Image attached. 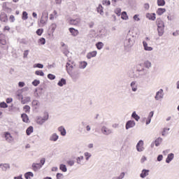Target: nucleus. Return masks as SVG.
<instances>
[{"label":"nucleus","mask_w":179,"mask_h":179,"mask_svg":"<svg viewBox=\"0 0 179 179\" xmlns=\"http://www.w3.org/2000/svg\"><path fill=\"white\" fill-rule=\"evenodd\" d=\"M0 169L2 171H8L10 169V164H0Z\"/></svg>","instance_id":"nucleus-17"},{"label":"nucleus","mask_w":179,"mask_h":179,"mask_svg":"<svg viewBox=\"0 0 179 179\" xmlns=\"http://www.w3.org/2000/svg\"><path fill=\"white\" fill-rule=\"evenodd\" d=\"M164 97V92L163 89H160L158 92H156L155 99L157 101L162 100Z\"/></svg>","instance_id":"nucleus-9"},{"label":"nucleus","mask_w":179,"mask_h":179,"mask_svg":"<svg viewBox=\"0 0 179 179\" xmlns=\"http://www.w3.org/2000/svg\"><path fill=\"white\" fill-rule=\"evenodd\" d=\"M116 179H123L125 177V173L122 172L119 176H115Z\"/></svg>","instance_id":"nucleus-56"},{"label":"nucleus","mask_w":179,"mask_h":179,"mask_svg":"<svg viewBox=\"0 0 179 179\" xmlns=\"http://www.w3.org/2000/svg\"><path fill=\"white\" fill-rule=\"evenodd\" d=\"M23 110L24 111V113H30V107L29 106V105H26L23 107Z\"/></svg>","instance_id":"nucleus-49"},{"label":"nucleus","mask_w":179,"mask_h":179,"mask_svg":"<svg viewBox=\"0 0 179 179\" xmlns=\"http://www.w3.org/2000/svg\"><path fill=\"white\" fill-rule=\"evenodd\" d=\"M103 9H104V8H103V6H101V4H99V6L96 8V10H97L98 13H100V15H101V16H103V15H104Z\"/></svg>","instance_id":"nucleus-29"},{"label":"nucleus","mask_w":179,"mask_h":179,"mask_svg":"<svg viewBox=\"0 0 179 179\" xmlns=\"http://www.w3.org/2000/svg\"><path fill=\"white\" fill-rule=\"evenodd\" d=\"M32 85H33V86H35V87L39 85H40V80H34L32 82Z\"/></svg>","instance_id":"nucleus-57"},{"label":"nucleus","mask_w":179,"mask_h":179,"mask_svg":"<svg viewBox=\"0 0 179 179\" xmlns=\"http://www.w3.org/2000/svg\"><path fill=\"white\" fill-rule=\"evenodd\" d=\"M169 131H170V128H164L162 133V136H166V135H169Z\"/></svg>","instance_id":"nucleus-42"},{"label":"nucleus","mask_w":179,"mask_h":179,"mask_svg":"<svg viewBox=\"0 0 179 179\" xmlns=\"http://www.w3.org/2000/svg\"><path fill=\"white\" fill-rule=\"evenodd\" d=\"M66 68L67 73H70L71 72H72V71H73V69H75V68H76V66L73 62H69L66 64Z\"/></svg>","instance_id":"nucleus-7"},{"label":"nucleus","mask_w":179,"mask_h":179,"mask_svg":"<svg viewBox=\"0 0 179 179\" xmlns=\"http://www.w3.org/2000/svg\"><path fill=\"white\" fill-rule=\"evenodd\" d=\"M84 156L85 157V160L89 161V159H90V157H92V154H90V152H85L84 153Z\"/></svg>","instance_id":"nucleus-46"},{"label":"nucleus","mask_w":179,"mask_h":179,"mask_svg":"<svg viewBox=\"0 0 179 179\" xmlns=\"http://www.w3.org/2000/svg\"><path fill=\"white\" fill-rule=\"evenodd\" d=\"M86 66H87V62H81L80 63V69H85V68H86Z\"/></svg>","instance_id":"nucleus-44"},{"label":"nucleus","mask_w":179,"mask_h":179,"mask_svg":"<svg viewBox=\"0 0 179 179\" xmlns=\"http://www.w3.org/2000/svg\"><path fill=\"white\" fill-rule=\"evenodd\" d=\"M121 19H122V20H128V19H129L128 14H127V13L125 11H123L122 13Z\"/></svg>","instance_id":"nucleus-40"},{"label":"nucleus","mask_w":179,"mask_h":179,"mask_svg":"<svg viewBox=\"0 0 179 179\" xmlns=\"http://www.w3.org/2000/svg\"><path fill=\"white\" fill-rule=\"evenodd\" d=\"M38 164L43 167L45 164V158H42Z\"/></svg>","instance_id":"nucleus-60"},{"label":"nucleus","mask_w":179,"mask_h":179,"mask_svg":"<svg viewBox=\"0 0 179 179\" xmlns=\"http://www.w3.org/2000/svg\"><path fill=\"white\" fill-rule=\"evenodd\" d=\"M96 47L97 50H101L104 47V43L103 42H98L96 43Z\"/></svg>","instance_id":"nucleus-41"},{"label":"nucleus","mask_w":179,"mask_h":179,"mask_svg":"<svg viewBox=\"0 0 179 179\" xmlns=\"http://www.w3.org/2000/svg\"><path fill=\"white\" fill-rule=\"evenodd\" d=\"M47 20H48V13H47V11H43L40 20L41 24H42V26H45V24H47Z\"/></svg>","instance_id":"nucleus-5"},{"label":"nucleus","mask_w":179,"mask_h":179,"mask_svg":"<svg viewBox=\"0 0 179 179\" xmlns=\"http://www.w3.org/2000/svg\"><path fill=\"white\" fill-rule=\"evenodd\" d=\"M56 178L57 179H62V178H64V174L59 173H57Z\"/></svg>","instance_id":"nucleus-59"},{"label":"nucleus","mask_w":179,"mask_h":179,"mask_svg":"<svg viewBox=\"0 0 179 179\" xmlns=\"http://www.w3.org/2000/svg\"><path fill=\"white\" fill-rule=\"evenodd\" d=\"M174 159V154L170 153L166 159V163H170Z\"/></svg>","instance_id":"nucleus-30"},{"label":"nucleus","mask_w":179,"mask_h":179,"mask_svg":"<svg viewBox=\"0 0 179 179\" xmlns=\"http://www.w3.org/2000/svg\"><path fill=\"white\" fill-rule=\"evenodd\" d=\"M133 19L136 22H139V20H141V19L139 18V15H134Z\"/></svg>","instance_id":"nucleus-62"},{"label":"nucleus","mask_w":179,"mask_h":179,"mask_svg":"<svg viewBox=\"0 0 179 179\" xmlns=\"http://www.w3.org/2000/svg\"><path fill=\"white\" fill-rule=\"evenodd\" d=\"M165 12H166V8H159L156 11V13L159 16H162V15H163V13H165Z\"/></svg>","instance_id":"nucleus-32"},{"label":"nucleus","mask_w":179,"mask_h":179,"mask_svg":"<svg viewBox=\"0 0 179 179\" xmlns=\"http://www.w3.org/2000/svg\"><path fill=\"white\" fill-rule=\"evenodd\" d=\"M0 44L2 45H6V40L5 39V35L3 34H0Z\"/></svg>","instance_id":"nucleus-27"},{"label":"nucleus","mask_w":179,"mask_h":179,"mask_svg":"<svg viewBox=\"0 0 179 179\" xmlns=\"http://www.w3.org/2000/svg\"><path fill=\"white\" fill-rule=\"evenodd\" d=\"M34 68H39L40 69H43L44 68V65L40 63L34 64Z\"/></svg>","instance_id":"nucleus-48"},{"label":"nucleus","mask_w":179,"mask_h":179,"mask_svg":"<svg viewBox=\"0 0 179 179\" xmlns=\"http://www.w3.org/2000/svg\"><path fill=\"white\" fill-rule=\"evenodd\" d=\"M0 108H8V105L5 102L0 103Z\"/></svg>","instance_id":"nucleus-53"},{"label":"nucleus","mask_w":179,"mask_h":179,"mask_svg":"<svg viewBox=\"0 0 179 179\" xmlns=\"http://www.w3.org/2000/svg\"><path fill=\"white\" fill-rule=\"evenodd\" d=\"M130 87L131 88L132 92H137L138 83H136V81H132L130 84Z\"/></svg>","instance_id":"nucleus-20"},{"label":"nucleus","mask_w":179,"mask_h":179,"mask_svg":"<svg viewBox=\"0 0 179 179\" xmlns=\"http://www.w3.org/2000/svg\"><path fill=\"white\" fill-rule=\"evenodd\" d=\"M76 160L77 164H78L79 166H83L85 164H83V160H85V157L82 155L80 157H77Z\"/></svg>","instance_id":"nucleus-18"},{"label":"nucleus","mask_w":179,"mask_h":179,"mask_svg":"<svg viewBox=\"0 0 179 179\" xmlns=\"http://www.w3.org/2000/svg\"><path fill=\"white\" fill-rule=\"evenodd\" d=\"M136 150L138 152H143V150H145V148H143V141L140 140L137 145H136Z\"/></svg>","instance_id":"nucleus-14"},{"label":"nucleus","mask_w":179,"mask_h":179,"mask_svg":"<svg viewBox=\"0 0 179 179\" xmlns=\"http://www.w3.org/2000/svg\"><path fill=\"white\" fill-rule=\"evenodd\" d=\"M69 75L73 79V80H78L79 79V70H76L69 73Z\"/></svg>","instance_id":"nucleus-10"},{"label":"nucleus","mask_w":179,"mask_h":179,"mask_svg":"<svg viewBox=\"0 0 179 179\" xmlns=\"http://www.w3.org/2000/svg\"><path fill=\"white\" fill-rule=\"evenodd\" d=\"M43 167L40 164L38 163H33L32 164V169L34 171H38L40 169Z\"/></svg>","instance_id":"nucleus-22"},{"label":"nucleus","mask_w":179,"mask_h":179,"mask_svg":"<svg viewBox=\"0 0 179 179\" xmlns=\"http://www.w3.org/2000/svg\"><path fill=\"white\" fill-rule=\"evenodd\" d=\"M38 43H39V44H41L42 45H44V44H45V38H41Z\"/></svg>","instance_id":"nucleus-55"},{"label":"nucleus","mask_w":179,"mask_h":179,"mask_svg":"<svg viewBox=\"0 0 179 179\" xmlns=\"http://www.w3.org/2000/svg\"><path fill=\"white\" fill-rule=\"evenodd\" d=\"M163 142V138L159 137L155 141V146H160V144Z\"/></svg>","instance_id":"nucleus-36"},{"label":"nucleus","mask_w":179,"mask_h":179,"mask_svg":"<svg viewBox=\"0 0 179 179\" xmlns=\"http://www.w3.org/2000/svg\"><path fill=\"white\" fill-rule=\"evenodd\" d=\"M102 3L103 5H106L107 6H109V5H111V1H110V0H103Z\"/></svg>","instance_id":"nucleus-52"},{"label":"nucleus","mask_w":179,"mask_h":179,"mask_svg":"<svg viewBox=\"0 0 179 179\" xmlns=\"http://www.w3.org/2000/svg\"><path fill=\"white\" fill-rule=\"evenodd\" d=\"M136 125V123H135V120H128L126 123L125 128L126 129H129L131 128H134Z\"/></svg>","instance_id":"nucleus-12"},{"label":"nucleus","mask_w":179,"mask_h":179,"mask_svg":"<svg viewBox=\"0 0 179 179\" xmlns=\"http://www.w3.org/2000/svg\"><path fill=\"white\" fill-rule=\"evenodd\" d=\"M22 20H27V19H29V16L27 14V12L26 11H23L22 12Z\"/></svg>","instance_id":"nucleus-45"},{"label":"nucleus","mask_w":179,"mask_h":179,"mask_svg":"<svg viewBox=\"0 0 179 179\" xmlns=\"http://www.w3.org/2000/svg\"><path fill=\"white\" fill-rule=\"evenodd\" d=\"M59 169L63 171V173H66V171H68V169H66V165L64 164H61L59 165Z\"/></svg>","instance_id":"nucleus-37"},{"label":"nucleus","mask_w":179,"mask_h":179,"mask_svg":"<svg viewBox=\"0 0 179 179\" xmlns=\"http://www.w3.org/2000/svg\"><path fill=\"white\" fill-rule=\"evenodd\" d=\"M148 74V70L143 68L141 69H138L136 74L134 75V78L136 79H141V76H145V75Z\"/></svg>","instance_id":"nucleus-3"},{"label":"nucleus","mask_w":179,"mask_h":179,"mask_svg":"<svg viewBox=\"0 0 179 179\" xmlns=\"http://www.w3.org/2000/svg\"><path fill=\"white\" fill-rule=\"evenodd\" d=\"M0 20L1 22L6 23V22H8V15L6 13H1L0 15Z\"/></svg>","instance_id":"nucleus-25"},{"label":"nucleus","mask_w":179,"mask_h":179,"mask_svg":"<svg viewBox=\"0 0 179 179\" xmlns=\"http://www.w3.org/2000/svg\"><path fill=\"white\" fill-rule=\"evenodd\" d=\"M62 51L63 54H64V55L66 56H67L68 54H69V51H68V47L64 48V49Z\"/></svg>","instance_id":"nucleus-61"},{"label":"nucleus","mask_w":179,"mask_h":179,"mask_svg":"<svg viewBox=\"0 0 179 179\" xmlns=\"http://www.w3.org/2000/svg\"><path fill=\"white\" fill-rule=\"evenodd\" d=\"M79 23H80V18L70 20V24H74L75 26H76V24H79Z\"/></svg>","instance_id":"nucleus-26"},{"label":"nucleus","mask_w":179,"mask_h":179,"mask_svg":"<svg viewBox=\"0 0 179 179\" xmlns=\"http://www.w3.org/2000/svg\"><path fill=\"white\" fill-rule=\"evenodd\" d=\"M145 17L148 19V20H152V22H155V20H156V13H148L145 14Z\"/></svg>","instance_id":"nucleus-13"},{"label":"nucleus","mask_w":179,"mask_h":179,"mask_svg":"<svg viewBox=\"0 0 179 179\" xmlns=\"http://www.w3.org/2000/svg\"><path fill=\"white\" fill-rule=\"evenodd\" d=\"M97 55V51L94 50L92 52H90L87 54V59H91V58H94Z\"/></svg>","instance_id":"nucleus-23"},{"label":"nucleus","mask_w":179,"mask_h":179,"mask_svg":"<svg viewBox=\"0 0 179 179\" xmlns=\"http://www.w3.org/2000/svg\"><path fill=\"white\" fill-rule=\"evenodd\" d=\"M156 24L157 26L158 36L162 37L164 34V22L162 20V18H157Z\"/></svg>","instance_id":"nucleus-1"},{"label":"nucleus","mask_w":179,"mask_h":179,"mask_svg":"<svg viewBox=\"0 0 179 179\" xmlns=\"http://www.w3.org/2000/svg\"><path fill=\"white\" fill-rule=\"evenodd\" d=\"M67 164L69 166H70V167H72V166H74V164H75V161H73V160H69V161H67Z\"/></svg>","instance_id":"nucleus-58"},{"label":"nucleus","mask_w":179,"mask_h":179,"mask_svg":"<svg viewBox=\"0 0 179 179\" xmlns=\"http://www.w3.org/2000/svg\"><path fill=\"white\" fill-rule=\"evenodd\" d=\"M121 8H117L115 10V13L117 14V16H121L122 13H121Z\"/></svg>","instance_id":"nucleus-50"},{"label":"nucleus","mask_w":179,"mask_h":179,"mask_svg":"<svg viewBox=\"0 0 179 179\" xmlns=\"http://www.w3.org/2000/svg\"><path fill=\"white\" fill-rule=\"evenodd\" d=\"M124 44L126 48H131V47L135 44V40L134 39V37H127L124 40Z\"/></svg>","instance_id":"nucleus-2"},{"label":"nucleus","mask_w":179,"mask_h":179,"mask_svg":"<svg viewBox=\"0 0 179 179\" xmlns=\"http://www.w3.org/2000/svg\"><path fill=\"white\" fill-rule=\"evenodd\" d=\"M70 33L71 34V36L73 37H76V36H78L79 31L78 29H76L75 28H69V29Z\"/></svg>","instance_id":"nucleus-21"},{"label":"nucleus","mask_w":179,"mask_h":179,"mask_svg":"<svg viewBox=\"0 0 179 179\" xmlns=\"http://www.w3.org/2000/svg\"><path fill=\"white\" fill-rule=\"evenodd\" d=\"M149 173H150L149 169H143L141 171V174H140L141 178H146V177L149 176Z\"/></svg>","instance_id":"nucleus-16"},{"label":"nucleus","mask_w":179,"mask_h":179,"mask_svg":"<svg viewBox=\"0 0 179 179\" xmlns=\"http://www.w3.org/2000/svg\"><path fill=\"white\" fill-rule=\"evenodd\" d=\"M31 100V98L30 96H27L24 99H22V101H21L22 104H27V103H30Z\"/></svg>","instance_id":"nucleus-34"},{"label":"nucleus","mask_w":179,"mask_h":179,"mask_svg":"<svg viewBox=\"0 0 179 179\" xmlns=\"http://www.w3.org/2000/svg\"><path fill=\"white\" fill-rule=\"evenodd\" d=\"M58 86H60V87H62L64 85H66V80L64 78H62L57 83Z\"/></svg>","instance_id":"nucleus-38"},{"label":"nucleus","mask_w":179,"mask_h":179,"mask_svg":"<svg viewBox=\"0 0 179 179\" xmlns=\"http://www.w3.org/2000/svg\"><path fill=\"white\" fill-rule=\"evenodd\" d=\"M32 104H33L34 106H38V104H40V102H38V101H37V100H34V101H32Z\"/></svg>","instance_id":"nucleus-64"},{"label":"nucleus","mask_w":179,"mask_h":179,"mask_svg":"<svg viewBox=\"0 0 179 179\" xmlns=\"http://www.w3.org/2000/svg\"><path fill=\"white\" fill-rule=\"evenodd\" d=\"M108 36V31L106 29H102L99 31V37L100 38H106Z\"/></svg>","instance_id":"nucleus-11"},{"label":"nucleus","mask_w":179,"mask_h":179,"mask_svg":"<svg viewBox=\"0 0 179 179\" xmlns=\"http://www.w3.org/2000/svg\"><path fill=\"white\" fill-rule=\"evenodd\" d=\"M35 75H37L38 76H44V72H43L41 70L36 71Z\"/></svg>","instance_id":"nucleus-47"},{"label":"nucleus","mask_w":179,"mask_h":179,"mask_svg":"<svg viewBox=\"0 0 179 179\" xmlns=\"http://www.w3.org/2000/svg\"><path fill=\"white\" fill-rule=\"evenodd\" d=\"M48 78L50 79V80H54V79H55V75L49 73L48 75Z\"/></svg>","instance_id":"nucleus-54"},{"label":"nucleus","mask_w":179,"mask_h":179,"mask_svg":"<svg viewBox=\"0 0 179 179\" xmlns=\"http://www.w3.org/2000/svg\"><path fill=\"white\" fill-rule=\"evenodd\" d=\"M59 139V136L57 133H53L49 138V141L51 142H57Z\"/></svg>","instance_id":"nucleus-15"},{"label":"nucleus","mask_w":179,"mask_h":179,"mask_svg":"<svg viewBox=\"0 0 179 179\" xmlns=\"http://www.w3.org/2000/svg\"><path fill=\"white\" fill-rule=\"evenodd\" d=\"M143 65L146 69H150V68H152V62H150L149 60H145Z\"/></svg>","instance_id":"nucleus-28"},{"label":"nucleus","mask_w":179,"mask_h":179,"mask_svg":"<svg viewBox=\"0 0 179 179\" xmlns=\"http://www.w3.org/2000/svg\"><path fill=\"white\" fill-rule=\"evenodd\" d=\"M4 138L6 141V142H8V143H12V142H13V141H15V138H13L12 134H10L9 133V131H6L4 133Z\"/></svg>","instance_id":"nucleus-8"},{"label":"nucleus","mask_w":179,"mask_h":179,"mask_svg":"<svg viewBox=\"0 0 179 179\" xmlns=\"http://www.w3.org/2000/svg\"><path fill=\"white\" fill-rule=\"evenodd\" d=\"M33 177H34V174L33 173V172H27L24 173V178L26 179H31L33 178Z\"/></svg>","instance_id":"nucleus-31"},{"label":"nucleus","mask_w":179,"mask_h":179,"mask_svg":"<svg viewBox=\"0 0 179 179\" xmlns=\"http://www.w3.org/2000/svg\"><path fill=\"white\" fill-rule=\"evenodd\" d=\"M131 117L134 118V120H135L136 121H139V120H141V117H139V115H138V114H136V111H134L132 113Z\"/></svg>","instance_id":"nucleus-35"},{"label":"nucleus","mask_w":179,"mask_h":179,"mask_svg":"<svg viewBox=\"0 0 179 179\" xmlns=\"http://www.w3.org/2000/svg\"><path fill=\"white\" fill-rule=\"evenodd\" d=\"M33 126H30L29 127L27 130H26V134L28 136H29V135H31L32 132H33Z\"/></svg>","instance_id":"nucleus-39"},{"label":"nucleus","mask_w":179,"mask_h":179,"mask_svg":"<svg viewBox=\"0 0 179 179\" xmlns=\"http://www.w3.org/2000/svg\"><path fill=\"white\" fill-rule=\"evenodd\" d=\"M27 55H29V50H24L23 55L24 58H27Z\"/></svg>","instance_id":"nucleus-63"},{"label":"nucleus","mask_w":179,"mask_h":179,"mask_svg":"<svg viewBox=\"0 0 179 179\" xmlns=\"http://www.w3.org/2000/svg\"><path fill=\"white\" fill-rule=\"evenodd\" d=\"M48 120V115H46L44 117L38 116L36 117V124L38 125H43L45 121Z\"/></svg>","instance_id":"nucleus-6"},{"label":"nucleus","mask_w":179,"mask_h":179,"mask_svg":"<svg viewBox=\"0 0 179 179\" xmlns=\"http://www.w3.org/2000/svg\"><path fill=\"white\" fill-rule=\"evenodd\" d=\"M143 45L145 51H153V48L148 46V43L146 41H143Z\"/></svg>","instance_id":"nucleus-24"},{"label":"nucleus","mask_w":179,"mask_h":179,"mask_svg":"<svg viewBox=\"0 0 179 179\" xmlns=\"http://www.w3.org/2000/svg\"><path fill=\"white\" fill-rule=\"evenodd\" d=\"M57 131L60 132V135L62 136H65L66 135V129L63 126H60L58 127Z\"/></svg>","instance_id":"nucleus-19"},{"label":"nucleus","mask_w":179,"mask_h":179,"mask_svg":"<svg viewBox=\"0 0 179 179\" xmlns=\"http://www.w3.org/2000/svg\"><path fill=\"white\" fill-rule=\"evenodd\" d=\"M43 33H44V29H38L36 30V34L38 36H41V34H43Z\"/></svg>","instance_id":"nucleus-51"},{"label":"nucleus","mask_w":179,"mask_h":179,"mask_svg":"<svg viewBox=\"0 0 179 179\" xmlns=\"http://www.w3.org/2000/svg\"><path fill=\"white\" fill-rule=\"evenodd\" d=\"M21 118L22 119L23 122H29V116H27V114L22 113L21 115Z\"/></svg>","instance_id":"nucleus-33"},{"label":"nucleus","mask_w":179,"mask_h":179,"mask_svg":"<svg viewBox=\"0 0 179 179\" xmlns=\"http://www.w3.org/2000/svg\"><path fill=\"white\" fill-rule=\"evenodd\" d=\"M157 3L158 6H164V5H166V1L157 0Z\"/></svg>","instance_id":"nucleus-43"},{"label":"nucleus","mask_w":179,"mask_h":179,"mask_svg":"<svg viewBox=\"0 0 179 179\" xmlns=\"http://www.w3.org/2000/svg\"><path fill=\"white\" fill-rule=\"evenodd\" d=\"M101 131L103 135H105V136H108V135H111V134H113V130L106 126H101Z\"/></svg>","instance_id":"nucleus-4"}]
</instances>
